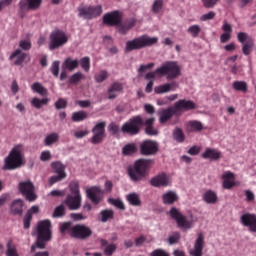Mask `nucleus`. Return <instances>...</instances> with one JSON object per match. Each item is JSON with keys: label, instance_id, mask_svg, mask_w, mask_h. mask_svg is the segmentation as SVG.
I'll use <instances>...</instances> for the list:
<instances>
[{"label": "nucleus", "instance_id": "nucleus-1", "mask_svg": "<svg viewBox=\"0 0 256 256\" xmlns=\"http://www.w3.org/2000/svg\"><path fill=\"white\" fill-rule=\"evenodd\" d=\"M58 229L62 236L70 235L71 238L87 240L93 234L92 229L85 224H73L72 221L60 222Z\"/></svg>", "mask_w": 256, "mask_h": 256}, {"label": "nucleus", "instance_id": "nucleus-2", "mask_svg": "<svg viewBox=\"0 0 256 256\" xmlns=\"http://www.w3.org/2000/svg\"><path fill=\"white\" fill-rule=\"evenodd\" d=\"M154 164L153 159L140 158L133 166L128 167L127 174L134 183H139L149 176V172Z\"/></svg>", "mask_w": 256, "mask_h": 256}, {"label": "nucleus", "instance_id": "nucleus-3", "mask_svg": "<svg viewBox=\"0 0 256 256\" xmlns=\"http://www.w3.org/2000/svg\"><path fill=\"white\" fill-rule=\"evenodd\" d=\"M51 227L52 224L49 219L38 221V225L36 226V232L38 233V236L36 237V245H32V247H30V252L34 253L36 248H46V243L50 242L52 239Z\"/></svg>", "mask_w": 256, "mask_h": 256}, {"label": "nucleus", "instance_id": "nucleus-4", "mask_svg": "<svg viewBox=\"0 0 256 256\" xmlns=\"http://www.w3.org/2000/svg\"><path fill=\"white\" fill-rule=\"evenodd\" d=\"M23 145L18 144L12 148L9 155L5 158L3 171H13L19 169L24 164Z\"/></svg>", "mask_w": 256, "mask_h": 256}, {"label": "nucleus", "instance_id": "nucleus-5", "mask_svg": "<svg viewBox=\"0 0 256 256\" xmlns=\"http://www.w3.org/2000/svg\"><path fill=\"white\" fill-rule=\"evenodd\" d=\"M158 43V37H150L148 35H142L136 37L125 44L126 52L139 51L148 47H152Z\"/></svg>", "mask_w": 256, "mask_h": 256}, {"label": "nucleus", "instance_id": "nucleus-6", "mask_svg": "<svg viewBox=\"0 0 256 256\" xmlns=\"http://www.w3.org/2000/svg\"><path fill=\"white\" fill-rule=\"evenodd\" d=\"M159 77H165L167 81L176 80L181 76V67L176 61H166L156 69Z\"/></svg>", "mask_w": 256, "mask_h": 256}, {"label": "nucleus", "instance_id": "nucleus-7", "mask_svg": "<svg viewBox=\"0 0 256 256\" xmlns=\"http://www.w3.org/2000/svg\"><path fill=\"white\" fill-rule=\"evenodd\" d=\"M169 215L171 219L175 220L178 228L180 229L190 230L194 227L195 221L193 219V215L186 216L176 207H172L170 209Z\"/></svg>", "mask_w": 256, "mask_h": 256}, {"label": "nucleus", "instance_id": "nucleus-8", "mask_svg": "<svg viewBox=\"0 0 256 256\" xmlns=\"http://www.w3.org/2000/svg\"><path fill=\"white\" fill-rule=\"evenodd\" d=\"M70 194L66 196V205L70 210H78L81 207V193L78 181H72L69 185Z\"/></svg>", "mask_w": 256, "mask_h": 256}, {"label": "nucleus", "instance_id": "nucleus-9", "mask_svg": "<svg viewBox=\"0 0 256 256\" xmlns=\"http://www.w3.org/2000/svg\"><path fill=\"white\" fill-rule=\"evenodd\" d=\"M144 126V119L141 115H136L125 122L121 131L130 136H136L140 133L141 128Z\"/></svg>", "mask_w": 256, "mask_h": 256}, {"label": "nucleus", "instance_id": "nucleus-10", "mask_svg": "<svg viewBox=\"0 0 256 256\" xmlns=\"http://www.w3.org/2000/svg\"><path fill=\"white\" fill-rule=\"evenodd\" d=\"M68 41L69 37L67 36L65 31L59 28L54 29V31L50 33V51H54L65 46L68 43Z\"/></svg>", "mask_w": 256, "mask_h": 256}, {"label": "nucleus", "instance_id": "nucleus-11", "mask_svg": "<svg viewBox=\"0 0 256 256\" xmlns=\"http://www.w3.org/2000/svg\"><path fill=\"white\" fill-rule=\"evenodd\" d=\"M103 13V8L101 5L96 6H80L78 7V17L85 19L86 21H91L100 17Z\"/></svg>", "mask_w": 256, "mask_h": 256}, {"label": "nucleus", "instance_id": "nucleus-12", "mask_svg": "<svg viewBox=\"0 0 256 256\" xmlns=\"http://www.w3.org/2000/svg\"><path fill=\"white\" fill-rule=\"evenodd\" d=\"M139 152L142 156H155L159 152V143L155 140L146 139L140 143Z\"/></svg>", "mask_w": 256, "mask_h": 256}, {"label": "nucleus", "instance_id": "nucleus-13", "mask_svg": "<svg viewBox=\"0 0 256 256\" xmlns=\"http://www.w3.org/2000/svg\"><path fill=\"white\" fill-rule=\"evenodd\" d=\"M106 126L107 123L105 121L98 122L92 128V137H91V144L99 145L102 144L104 139L106 138Z\"/></svg>", "mask_w": 256, "mask_h": 256}, {"label": "nucleus", "instance_id": "nucleus-14", "mask_svg": "<svg viewBox=\"0 0 256 256\" xmlns=\"http://www.w3.org/2000/svg\"><path fill=\"white\" fill-rule=\"evenodd\" d=\"M18 190L20 191V194L26 197V199L30 202H34L37 199V195L35 194V186L30 180L18 183Z\"/></svg>", "mask_w": 256, "mask_h": 256}, {"label": "nucleus", "instance_id": "nucleus-15", "mask_svg": "<svg viewBox=\"0 0 256 256\" xmlns=\"http://www.w3.org/2000/svg\"><path fill=\"white\" fill-rule=\"evenodd\" d=\"M175 112L181 116L184 112H189L197 109V104L193 100L180 99L173 105Z\"/></svg>", "mask_w": 256, "mask_h": 256}, {"label": "nucleus", "instance_id": "nucleus-16", "mask_svg": "<svg viewBox=\"0 0 256 256\" xmlns=\"http://www.w3.org/2000/svg\"><path fill=\"white\" fill-rule=\"evenodd\" d=\"M102 21L108 27H118L122 23V16L118 11H112L104 14Z\"/></svg>", "mask_w": 256, "mask_h": 256}, {"label": "nucleus", "instance_id": "nucleus-17", "mask_svg": "<svg viewBox=\"0 0 256 256\" xmlns=\"http://www.w3.org/2000/svg\"><path fill=\"white\" fill-rule=\"evenodd\" d=\"M149 184L154 188H165L171 185V180L166 173H160L152 177Z\"/></svg>", "mask_w": 256, "mask_h": 256}, {"label": "nucleus", "instance_id": "nucleus-18", "mask_svg": "<svg viewBox=\"0 0 256 256\" xmlns=\"http://www.w3.org/2000/svg\"><path fill=\"white\" fill-rule=\"evenodd\" d=\"M240 223L249 229L251 233H256V214L246 212L241 215Z\"/></svg>", "mask_w": 256, "mask_h": 256}, {"label": "nucleus", "instance_id": "nucleus-19", "mask_svg": "<svg viewBox=\"0 0 256 256\" xmlns=\"http://www.w3.org/2000/svg\"><path fill=\"white\" fill-rule=\"evenodd\" d=\"M86 194L88 199L92 202L94 205H98L103 200V192L100 187L93 186L88 189H86Z\"/></svg>", "mask_w": 256, "mask_h": 256}, {"label": "nucleus", "instance_id": "nucleus-20", "mask_svg": "<svg viewBox=\"0 0 256 256\" xmlns=\"http://www.w3.org/2000/svg\"><path fill=\"white\" fill-rule=\"evenodd\" d=\"M205 247V237L203 233H199L195 242L193 249L189 250L190 256H203V250Z\"/></svg>", "mask_w": 256, "mask_h": 256}, {"label": "nucleus", "instance_id": "nucleus-21", "mask_svg": "<svg viewBox=\"0 0 256 256\" xmlns=\"http://www.w3.org/2000/svg\"><path fill=\"white\" fill-rule=\"evenodd\" d=\"M43 0H20L18 7L20 11H36L41 7Z\"/></svg>", "mask_w": 256, "mask_h": 256}, {"label": "nucleus", "instance_id": "nucleus-22", "mask_svg": "<svg viewBox=\"0 0 256 256\" xmlns=\"http://www.w3.org/2000/svg\"><path fill=\"white\" fill-rule=\"evenodd\" d=\"M221 179H222V187L225 190H232L234 187H236V175L235 173L231 172V171H225L222 175H221Z\"/></svg>", "mask_w": 256, "mask_h": 256}, {"label": "nucleus", "instance_id": "nucleus-23", "mask_svg": "<svg viewBox=\"0 0 256 256\" xmlns=\"http://www.w3.org/2000/svg\"><path fill=\"white\" fill-rule=\"evenodd\" d=\"M158 116H159V123L161 125H164L168 123L174 116H179V115L176 112L174 106H172L166 109L159 110Z\"/></svg>", "mask_w": 256, "mask_h": 256}, {"label": "nucleus", "instance_id": "nucleus-24", "mask_svg": "<svg viewBox=\"0 0 256 256\" xmlns=\"http://www.w3.org/2000/svg\"><path fill=\"white\" fill-rule=\"evenodd\" d=\"M178 88V83L173 81L171 83H165L154 88V93L156 95H163L175 91Z\"/></svg>", "mask_w": 256, "mask_h": 256}, {"label": "nucleus", "instance_id": "nucleus-25", "mask_svg": "<svg viewBox=\"0 0 256 256\" xmlns=\"http://www.w3.org/2000/svg\"><path fill=\"white\" fill-rule=\"evenodd\" d=\"M156 122L155 117H150L143 121V126L145 127V134L148 136H158L159 131L154 127Z\"/></svg>", "mask_w": 256, "mask_h": 256}, {"label": "nucleus", "instance_id": "nucleus-26", "mask_svg": "<svg viewBox=\"0 0 256 256\" xmlns=\"http://www.w3.org/2000/svg\"><path fill=\"white\" fill-rule=\"evenodd\" d=\"M124 90V84L121 82H113L108 90L107 93L109 94L107 96L108 100H115L117 98V94L116 93H121Z\"/></svg>", "mask_w": 256, "mask_h": 256}, {"label": "nucleus", "instance_id": "nucleus-27", "mask_svg": "<svg viewBox=\"0 0 256 256\" xmlns=\"http://www.w3.org/2000/svg\"><path fill=\"white\" fill-rule=\"evenodd\" d=\"M201 157L205 160L218 161L221 159V152L217 149L206 148L205 151L201 154Z\"/></svg>", "mask_w": 256, "mask_h": 256}, {"label": "nucleus", "instance_id": "nucleus-28", "mask_svg": "<svg viewBox=\"0 0 256 256\" xmlns=\"http://www.w3.org/2000/svg\"><path fill=\"white\" fill-rule=\"evenodd\" d=\"M24 201L22 199H15L12 201L10 212L14 216H22Z\"/></svg>", "mask_w": 256, "mask_h": 256}, {"label": "nucleus", "instance_id": "nucleus-29", "mask_svg": "<svg viewBox=\"0 0 256 256\" xmlns=\"http://www.w3.org/2000/svg\"><path fill=\"white\" fill-rule=\"evenodd\" d=\"M79 67V60L73 59L72 57L66 58L62 63V70H67L69 72H73Z\"/></svg>", "mask_w": 256, "mask_h": 256}, {"label": "nucleus", "instance_id": "nucleus-30", "mask_svg": "<svg viewBox=\"0 0 256 256\" xmlns=\"http://www.w3.org/2000/svg\"><path fill=\"white\" fill-rule=\"evenodd\" d=\"M100 246L105 247L103 253L105 256H112L115 251L117 250V245L114 243L108 244V240L101 238L100 239Z\"/></svg>", "mask_w": 256, "mask_h": 256}, {"label": "nucleus", "instance_id": "nucleus-31", "mask_svg": "<svg viewBox=\"0 0 256 256\" xmlns=\"http://www.w3.org/2000/svg\"><path fill=\"white\" fill-rule=\"evenodd\" d=\"M15 58L16 61H14V65L21 66L29 56L27 53H23L20 49H17L10 57L11 60Z\"/></svg>", "mask_w": 256, "mask_h": 256}, {"label": "nucleus", "instance_id": "nucleus-32", "mask_svg": "<svg viewBox=\"0 0 256 256\" xmlns=\"http://www.w3.org/2000/svg\"><path fill=\"white\" fill-rule=\"evenodd\" d=\"M178 200V195L174 191H167L162 195V202L165 205H173Z\"/></svg>", "mask_w": 256, "mask_h": 256}, {"label": "nucleus", "instance_id": "nucleus-33", "mask_svg": "<svg viewBox=\"0 0 256 256\" xmlns=\"http://www.w3.org/2000/svg\"><path fill=\"white\" fill-rule=\"evenodd\" d=\"M136 21L135 20H128L123 24H119L118 33L120 35H126L132 27H135Z\"/></svg>", "mask_w": 256, "mask_h": 256}, {"label": "nucleus", "instance_id": "nucleus-34", "mask_svg": "<svg viewBox=\"0 0 256 256\" xmlns=\"http://www.w3.org/2000/svg\"><path fill=\"white\" fill-rule=\"evenodd\" d=\"M203 201L206 204H216L218 201V195L216 192H214L213 190H207L204 194H203Z\"/></svg>", "mask_w": 256, "mask_h": 256}, {"label": "nucleus", "instance_id": "nucleus-35", "mask_svg": "<svg viewBox=\"0 0 256 256\" xmlns=\"http://www.w3.org/2000/svg\"><path fill=\"white\" fill-rule=\"evenodd\" d=\"M203 129H204L203 123L200 121L193 120L187 123L188 132H201L203 131Z\"/></svg>", "mask_w": 256, "mask_h": 256}, {"label": "nucleus", "instance_id": "nucleus-36", "mask_svg": "<svg viewBox=\"0 0 256 256\" xmlns=\"http://www.w3.org/2000/svg\"><path fill=\"white\" fill-rule=\"evenodd\" d=\"M126 200L128 201V203L131 205V206H134V207H140L142 205V201L140 199V196L139 194L133 192V193H129L127 196H126Z\"/></svg>", "mask_w": 256, "mask_h": 256}, {"label": "nucleus", "instance_id": "nucleus-37", "mask_svg": "<svg viewBox=\"0 0 256 256\" xmlns=\"http://www.w3.org/2000/svg\"><path fill=\"white\" fill-rule=\"evenodd\" d=\"M89 118V114L86 111L80 110L72 113V122L80 123Z\"/></svg>", "mask_w": 256, "mask_h": 256}, {"label": "nucleus", "instance_id": "nucleus-38", "mask_svg": "<svg viewBox=\"0 0 256 256\" xmlns=\"http://www.w3.org/2000/svg\"><path fill=\"white\" fill-rule=\"evenodd\" d=\"M59 139H60L59 134L56 132H52V133L46 135V138H44V145L46 147H50V146L58 143Z\"/></svg>", "mask_w": 256, "mask_h": 256}, {"label": "nucleus", "instance_id": "nucleus-39", "mask_svg": "<svg viewBox=\"0 0 256 256\" xmlns=\"http://www.w3.org/2000/svg\"><path fill=\"white\" fill-rule=\"evenodd\" d=\"M30 104H32V107H34L36 110H40L43 106H47L49 104V98H38L34 97L32 98V101H30Z\"/></svg>", "mask_w": 256, "mask_h": 256}, {"label": "nucleus", "instance_id": "nucleus-40", "mask_svg": "<svg viewBox=\"0 0 256 256\" xmlns=\"http://www.w3.org/2000/svg\"><path fill=\"white\" fill-rule=\"evenodd\" d=\"M254 46H255L254 39H248L247 42L242 44V54L244 56H250L253 52Z\"/></svg>", "mask_w": 256, "mask_h": 256}, {"label": "nucleus", "instance_id": "nucleus-41", "mask_svg": "<svg viewBox=\"0 0 256 256\" xmlns=\"http://www.w3.org/2000/svg\"><path fill=\"white\" fill-rule=\"evenodd\" d=\"M172 137H173V140L176 141L177 143H184L186 139V136L183 130L179 127L173 130Z\"/></svg>", "mask_w": 256, "mask_h": 256}, {"label": "nucleus", "instance_id": "nucleus-42", "mask_svg": "<svg viewBox=\"0 0 256 256\" xmlns=\"http://www.w3.org/2000/svg\"><path fill=\"white\" fill-rule=\"evenodd\" d=\"M202 32V28L198 24L191 25L187 28V34L190 35L191 38L196 39Z\"/></svg>", "mask_w": 256, "mask_h": 256}, {"label": "nucleus", "instance_id": "nucleus-43", "mask_svg": "<svg viewBox=\"0 0 256 256\" xmlns=\"http://www.w3.org/2000/svg\"><path fill=\"white\" fill-rule=\"evenodd\" d=\"M99 215L101 216L100 221L106 223L109 220L114 219V211L112 209L101 210Z\"/></svg>", "mask_w": 256, "mask_h": 256}, {"label": "nucleus", "instance_id": "nucleus-44", "mask_svg": "<svg viewBox=\"0 0 256 256\" xmlns=\"http://www.w3.org/2000/svg\"><path fill=\"white\" fill-rule=\"evenodd\" d=\"M51 166H52V169H54V173L60 176L64 175L67 177V174L65 172L66 166L63 163H61L60 161H56V162H52Z\"/></svg>", "mask_w": 256, "mask_h": 256}, {"label": "nucleus", "instance_id": "nucleus-45", "mask_svg": "<svg viewBox=\"0 0 256 256\" xmlns=\"http://www.w3.org/2000/svg\"><path fill=\"white\" fill-rule=\"evenodd\" d=\"M32 92L40 95V96H46L48 93V90L40 83V82H34L31 86Z\"/></svg>", "mask_w": 256, "mask_h": 256}, {"label": "nucleus", "instance_id": "nucleus-46", "mask_svg": "<svg viewBox=\"0 0 256 256\" xmlns=\"http://www.w3.org/2000/svg\"><path fill=\"white\" fill-rule=\"evenodd\" d=\"M137 153V146L135 143H128L122 148L123 156H131Z\"/></svg>", "mask_w": 256, "mask_h": 256}, {"label": "nucleus", "instance_id": "nucleus-47", "mask_svg": "<svg viewBox=\"0 0 256 256\" xmlns=\"http://www.w3.org/2000/svg\"><path fill=\"white\" fill-rule=\"evenodd\" d=\"M232 87L237 92L247 93L248 84L245 81H234Z\"/></svg>", "mask_w": 256, "mask_h": 256}, {"label": "nucleus", "instance_id": "nucleus-48", "mask_svg": "<svg viewBox=\"0 0 256 256\" xmlns=\"http://www.w3.org/2000/svg\"><path fill=\"white\" fill-rule=\"evenodd\" d=\"M181 239V234L179 231H174L172 234H170L167 238V243L172 246L175 244H178Z\"/></svg>", "mask_w": 256, "mask_h": 256}, {"label": "nucleus", "instance_id": "nucleus-49", "mask_svg": "<svg viewBox=\"0 0 256 256\" xmlns=\"http://www.w3.org/2000/svg\"><path fill=\"white\" fill-rule=\"evenodd\" d=\"M108 203L117 208L118 210L125 211L126 207L121 199L109 198Z\"/></svg>", "mask_w": 256, "mask_h": 256}, {"label": "nucleus", "instance_id": "nucleus-50", "mask_svg": "<svg viewBox=\"0 0 256 256\" xmlns=\"http://www.w3.org/2000/svg\"><path fill=\"white\" fill-rule=\"evenodd\" d=\"M109 77V74L106 70H101L98 74L94 76V80L96 83L101 84L105 82Z\"/></svg>", "mask_w": 256, "mask_h": 256}, {"label": "nucleus", "instance_id": "nucleus-51", "mask_svg": "<svg viewBox=\"0 0 256 256\" xmlns=\"http://www.w3.org/2000/svg\"><path fill=\"white\" fill-rule=\"evenodd\" d=\"M79 64L81 69L88 73L90 71V58L89 57H83L79 60Z\"/></svg>", "mask_w": 256, "mask_h": 256}, {"label": "nucleus", "instance_id": "nucleus-52", "mask_svg": "<svg viewBox=\"0 0 256 256\" xmlns=\"http://www.w3.org/2000/svg\"><path fill=\"white\" fill-rule=\"evenodd\" d=\"M164 7V0H154L151 11L154 13H160Z\"/></svg>", "mask_w": 256, "mask_h": 256}, {"label": "nucleus", "instance_id": "nucleus-53", "mask_svg": "<svg viewBox=\"0 0 256 256\" xmlns=\"http://www.w3.org/2000/svg\"><path fill=\"white\" fill-rule=\"evenodd\" d=\"M65 207L63 205H59L54 208V213H52L53 218H63L65 216Z\"/></svg>", "mask_w": 256, "mask_h": 256}, {"label": "nucleus", "instance_id": "nucleus-54", "mask_svg": "<svg viewBox=\"0 0 256 256\" xmlns=\"http://www.w3.org/2000/svg\"><path fill=\"white\" fill-rule=\"evenodd\" d=\"M6 255L7 256H19V254L17 253V249L15 248V245L13 244L12 240H9L7 243Z\"/></svg>", "mask_w": 256, "mask_h": 256}, {"label": "nucleus", "instance_id": "nucleus-55", "mask_svg": "<svg viewBox=\"0 0 256 256\" xmlns=\"http://www.w3.org/2000/svg\"><path fill=\"white\" fill-rule=\"evenodd\" d=\"M65 178H66V175H64V174H60V175L58 174V175L51 176L48 179V184L50 185V187H52L56 183L61 182L62 180H64Z\"/></svg>", "mask_w": 256, "mask_h": 256}, {"label": "nucleus", "instance_id": "nucleus-56", "mask_svg": "<svg viewBox=\"0 0 256 256\" xmlns=\"http://www.w3.org/2000/svg\"><path fill=\"white\" fill-rule=\"evenodd\" d=\"M221 0H201V3L205 9H214Z\"/></svg>", "mask_w": 256, "mask_h": 256}, {"label": "nucleus", "instance_id": "nucleus-57", "mask_svg": "<svg viewBox=\"0 0 256 256\" xmlns=\"http://www.w3.org/2000/svg\"><path fill=\"white\" fill-rule=\"evenodd\" d=\"M50 72H52L54 77L58 78L60 72V61L56 60L52 62V65L50 66Z\"/></svg>", "mask_w": 256, "mask_h": 256}, {"label": "nucleus", "instance_id": "nucleus-58", "mask_svg": "<svg viewBox=\"0 0 256 256\" xmlns=\"http://www.w3.org/2000/svg\"><path fill=\"white\" fill-rule=\"evenodd\" d=\"M68 106V101L65 98H58V101L54 103L56 110H64Z\"/></svg>", "mask_w": 256, "mask_h": 256}, {"label": "nucleus", "instance_id": "nucleus-59", "mask_svg": "<svg viewBox=\"0 0 256 256\" xmlns=\"http://www.w3.org/2000/svg\"><path fill=\"white\" fill-rule=\"evenodd\" d=\"M237 40L240 44H245L247 43L249 40H253L252 37H250L246 32H239L237 34Z\"/></svg>", "mask_w": 256, "mask_h": 256}, {"label": "nucleus", "instance_id": "nucleus-60", "mask_svg": "<svg viewBox=\"0 0 256 256\" xmlns=\"http://www.w3.org/2000/svg\"><path fill=\"white\" fill-rule=\"evenodd\" d=\"M84 78V75L81 72H76L70 77V84L76 85L78 84L82 79Z\"/></svg>", "mask_w": 256, "mask_h": 256}, {"label": "nucleus", "instance_id": "nucleus-61", "mask_svg": "<svg viewBox=\"0 0 256 256\" xmlns=\"http://www.w3.org/2000/svg\"><path fill=\"white\" fill-rule=\"evenodd\" d=\"M150 256H171V255L165 249L157 248L150 252Z\"/></svg>", "mask_w": 256, "mask_h": 256}, {"label": "nucleus", "instance_id": "nucleus-62", "mask_svg": "<svg viewBox=\"0 0 256 256\" xmlns=\"http://www.w3.org/2000/svg\"><path fill=\"white\" fill-rule=\"evenodd\" d=\"M32 220L33 216L30 213H26L24 215V229L28 230L31 227Z\"/></svg>", "mask_w": 256, "mask_h": 256}, {"label": "nucleus", "instance_id": "nucleus-63", "mask_svg": "<svg viewBox=\"0 0 256 256\" xmlns=\"http://www.w3.org/2000/svg\"><path fill=\"white\" fill-rule=\"evenodd\" d=\"M216 13L214 11H210L206 14H203L200 17V21H212V19H215Z\"/></svg>", "mask_w": 256, "mask_h": 256}, {"label": "nucleus", "instance_id": "nucleus-64", "mask_svg": "<svg viewBox=\"0 0 256 256\" xmlns=\"http://www.w3.org/2000/svg\"><path fill=\"white\" fill-rule=\"evenodd\" d=\"M51 152L49 150L42 151V154H40V161L42 162H49L51 160Z\"/></svg>", "mask_w": 256, "mask_h": 256}]
</instances>
